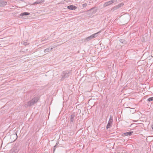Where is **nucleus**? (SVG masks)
Returning a JSON list of instances; mask_svg holds the SVG:
<instances>
[{
  "label": "nucleus",
  "mask_w": 153,
  "mask_h": 153,
  "mask_svg": "<svg viewBox=\"0 0 153 153\" xmlns=\"http://www.w3.org/2000/svg\"><path fill=\"white\" fill-rule=\"evenodd\" d=\"M71 74V71H66L62 72L61 76L62 78L61 80H62L64 78H67Z\"/></svg>",
  "instance_id": "2"
},
{
  "label": "nucleus",
  "mask_w": 153,
  "mask_h": 153,
  "mask_svg": "<svg viewBox=\"0 0 153 153\" xmlns=\"http://www.w3.org/2000/svg\"><path fill=\"white\" fill-rule=\"evenodd\" d=\"M109 120H113V118L111 116L110 117Z\"/></svg>",
  "instance_id": "23"
},
{
  "label": "nucleus",
  "mask_w": 153,
  "mask_h": 153,
  "mask_svg": "<svg viewBox=\"0 0 153 153\" xmlns=\"http://www.w3.org/2000/svg\"><path fill=\"white\" fill-rule=\"evenodd\" d=\"M133 133V132L132 131L124 133L122 134L121 136L122 137H125L128 136H130Z\"/></svg>",
  "instance_id": "4"
},
{
  "label": "nucleus",
  "mask_w": 153,
  "mask_h": 153,
  "mask_svg": "<svg viewBox=\"0 0 153 153\" xmlns=\"http://www.w3.org/2000/svg\"><path fill=\"white\" fill-rule=\"evenodd\" d=\"M117 0H111L110 1L111 3V4H112L113 3H114L115 2H117Z\"/></svg>",
  "instance_id": "18"
},
{
  "label": "nucleus",
  "mask_w": 153,
  "mask_h": 153,
  "mask_svg": "<svg viewBox=\"0 0 153 153\" xmlns=\"http://www.w3.org/2000/svg\"><path fill=\"white\" fill-rule=\"evenodd\" d=\"M112 124L111 123H108L107 125L106 126V128L107 129H108V128H109L111 127L112 126Z\"/></svg>",
  "instance_id": "13"
},
{
  "label": "nucleus",
  "mask_w": 153,
  "mask_h": 153,
  "mask_svg": "<svg viewBox=\"0 0 153 153\" xmlns=\"http://www.w3.org/2000/svg\"><path fill=\"white\" fill-rule=\"evenodd\" d=\"M111 4L110 1L105 2L103 4V6L104 7H107L110 5Z\"/></svg>",
  "instance_id": "10"
},
{
  "label": "nucleus",
  "mask_w": 153,
  "mask_h": 153,
  "mask_svg": "<svg viewBox=\"0 0 153 153\" xmlns=\"http://www.w3.org/2000/svg\"><path fill=\"white\" fill-rule=\"evenodd\" d=\"M87 5V3H84L82 4V7H85Z\"/></svg>",
  "instance_id": "20"
},
{
  "label": "nucleus",
  "mask_w": 153,
  "mask_h": 153,
  "mask_svg": "<svg viewBox=\"0 0 153 153\" xmlns=\"http://www.w3.org/2000/svg\"><path fill=\"white\" fill-rule=\"evenodd\" d=\"M101 32V31H100L96 33H95L93 35V36H94V38L96 37L97 36V34L98 33H100V32Z\"/></svg>",
  "instance_id": "16"
},
{
  "label": "nucleus",
  "mask_w": 153,
  "mask_h": 153,
  "mask_svg": "<svg viewBox=\"0 0 153 153\" xmlns=\"http://www.w3.org/2000/svg\"><path fill=\"white\" fill-rule=\"evenodd\" d=\"M120 42L122 43L125 44L126 43V41L124 39H120Z\"/></svg>",
  "instance_id": "15"
},
{
  "label": "nucleus",
  "mask_w": 153,
  "mask_h": 153,
  "mask_svg": "<svg viewBox=\"0 0 153 153\" xmlns=\"http://www.w3.org/2000/svg\"><path fill=\"white\" fill-rule=\"evenodd\" d=\"M39 100V99L38 97H34L30 101L27 102L25 104V106L27 107L31 106L37 102Z\"/></svg>",
  "instance_id": "1"
},
{
  "label": "nucleus",
  "mask_w": 153,
  "mask_h": 153,
  "mask_svg": "<svg viewBox=\"0 0 153 153\" xmlns=\"http://www.w3.org/2000/svg\"><path fill=\"white\" fill-rule=\"evenodd\" d=\"M23 44H24V45H27V44H26V42H24V43Z\"/></svg>",
  "instance_id": "25"
},
{
  "label": "nucleus",
  "mask_w": 153,
  "mask_h": 153,
  "mask_svg": "<svg viewBox=\"0 0 153 153\" xmlns=\"http://www.w3.org/2000/svg\"><path fill=\"white\" fill-rule=\"evenodd\" d=\"M48 39H49V37H47V39L46 38H45V39H43L42 40V42H43V41H44L45 40H47Z\"/></svg>",
  "instance_id": "21"
},
{
  "label": "nucleus",
  "mask_w": 153,
  "mask_h": 153,
  "mask_svg": "<svg viewBox=\"0 0 153 153\" xmlns=\"http://www.w3.org/2000/svg\"><path fill=\"white\" fill-rule=\"evenodd\" d=\"M44 2V0H38L33 3V4L34 5L35 4H41Z\"/></svg>",
  "instance_id": "7"
},
{
  "label": "nucleus",
  "mask_w": 153,
  "mask_h": 153,
  "mask_svg": "<svg viewBox=\"0 0 153 153\" xmlns=\"http://www.w3.org/2000/svg\"><path fill=\"white\" fill-rule=\"evenodd\" d=\"M58 144L57 143H56V145L54 146L53 147V152L55 151V150L56 149V148L57 146V145Z\"/></svg>",
  "instance_id": "19"
},
{
  "label": "nucleus",
  "mask_w": 153,
  "mask_h": 153,
  "mask_svg": "<svg viewBox=\"0 0 153 153\" xmlns=\"http://www.w3.org/2000/svg\"><path fill=\"white\" fill-rule=\"evenodd\" d=\"M94 36L93 35H91L89 36H88L86 38V39L87 41H89L92 39H94Z\"/></svg>",
  "instance_id": "8"
},
{
  "label": "nucleus",
  "mask_w": 153,
  "mask_h": 153,
  "mask_svg": "<svg viewBox=\"0 0 153 153\" xmlns=\"http://www.w3.org/2000/svg\"><path fill=\"white\" fill-rule=\"evenodd\" d=\"M112 122H113V120H109L108 122V123H109L112 124Z\"/></svg>",
  "instance_id": "22"
},
{
  "label": "nucleus",
  "mask_w": 153,
  "mask_h": 153,
  "mask_svg": "<svg viewBox=\"0 0 153 153\" xmlns=\"http://www.w3.org/2000/svg\"><path fill=\"white\" fill-rule=\"evenodd\" d=\"M30 14V13L28 12H24L21 13L20 16H25L28 15Z\"/></svg>",
  "instance_id": "9"
},
{
  "label": "nucleus",
  "mask_w": 153,
  "mask_h": 153,
  "mask_svg": "<svg viewBox=\"0 0 153 153\" xmlns=\"http://www.w3.org/2000/svg\"><path fill=\"white\" fill-rule=\"evenodd\" d=\"M67 8L71 10H75L77 8V7L73 5H70L68 6Z\"/></svg>",
  "instance_id": "6"
},
{
  "label": "nucleus",
  "mask_w": 153,
  "mask_h": 153,
  "mask_svg": "<svg viewBox=\"0 0 153 153\" xmlns=\"http://www.w3.org/2000/svg\"><path fill=\"white\" fill-rule=\"evenodd\" d=\"M124 5V4L123 3H121L119 4L118 5H116L117 8L118 9L121 7L123 6Z\"/></svg>",
  "instance_id": "12"
},
{
  "label": "nucleus",
  "mask_w": 153,
  "mask_h": 153,
  "mask_svg": "<svg viewBox=\"0 0 153 153\" xmlns=\"http://www.w3.org/2000/svg\"><path fill=\"white\" fill-rule=\"evenodd\" d=\"M75 117V115L74 114H72L70 117V122L73 123H74V119Z\"/></svg>",
  "instance_id": "5"
},
{
  "label": "nucleus",
  "mask_w": 153,
  "mask_h": 153,
  "mask_svg": "<svg viewBox=\"0 0 153 153\" xmlns=\"http://www.w3.org/2000/svg\"><path fill=\"white\" fill-rule=\"evenodd\" d=\"M7 2L4 0H0V7H4L7 4Z\"/></svg>",
  "instance_id": "3"
},
{
  "label": "nucleus",
  "mask_w": 153,
  "mask_h": 153,
  "mask_svg": "<svg viewBox=\"0 0 153 153\" xmlns=\"http://www.w3.org/2000/svg\"><path fill=\"white\" fill-rule=\"evenodd\" d=\"M118 8L116 6H114L113 7H112L111 10V11L112 12H113L114 11L117 10Z\"/></svg>",
  "instance_id": "14"
},
{
  "label": "nucleus",
  "mask_w": 153,
  "mask_h": 153,
  "mask_svg": "<svg viewBox=\"0 0 153 153\" xmlns=\"http://www.w3.org/2000/svg\"><path fill=\"white\" fill-rule=\"evenodd\" d=\"M151 128H152V129L153 130V125H152L151 126Z\"/></svg>",
  "instance_id": "24"
},
{
  "label": "nucleus",
  "mask_w": 153,
  "mask_h": 153,
  "mask_svg": "<svg viewBox=\"0 0 153 153\" xmlns=\"http://www.w3.org/2000/svg\"><path fill=\"white\" fill-rule=\"evenodd\" d=\"M52 48H47L45 49L44 51L45 53H47L49 52L50 51L52 50Z\"/></svg>",
  "instance_id": "11"
},
{
  "label": "nucleus",
  "mask_w": 153,
  "mask_h": 153,
  "mask_svg": "<svg viewBox=\"0 0 153 153\" xmlns=\"http://www.w3.org/2000/svg\"><path fill=\"white\" fill-rule=\"evenodd\" d=\"M147 100L149 102L153 101V97H150L147 99Z\"/></svg>",
  "instance_id": "17"
}]
</instances>
